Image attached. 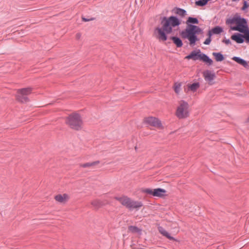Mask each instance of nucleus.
Segmentation results:
<instances>
[{
	"instance_id": "obj_15",
	"label": "nucleus",
	"mask_w": 249,
	"mask_h": 249,
	"mask_svg": "<svg viewBox=\"0 0 249 249\" xmlns=\"http://www.w3.org/2000/svg\"><path fill=\"white\" fill-rule=\"evenodd\" d=\"M173 11L181 18L184 17L187 14L186 11L180 8L175 7L174 8Z\"/></svg>"
},
{
	"instance_id": "obj_8",
	"label": "nucleus",
	"mask_w": 249,
	"mask_h": 249,
	"mask_svg": "<svg viewBox=\"0 0 249 249\" xmlns=\"http://www.w3.org/2000/svg\"><path fill=\"white\" fill-rule=\"evenodd\" d=\"M142 192L154 196L161 197L164 196V194L166 192V191L164 189L162 188H157L154 189L146 188L144 189Z\"/></svg>"
},
{
	"instance_id": "obj_19",
	"label": "nucleus",
	"mask_w": 249,
	"mask_h": 249,
	"mask_svg": "<svg viewBox=\"0 0 249 249\" xmlns=\"http://www.w3.org/2000/svg\"><path fill=\"white\" fill-rule=\"evenodd\" d=\"M187 27V28H188L189 25L190 24H197L199 23V21L198 19L196 18H193L191 17H189L186 22Z\"/></svg>"
},
{
	"instance_id": "obj_25",
	"label": "nucleus",
	"mask_w": 249,
	"mask_h": 249,
	"mask_svg": "<svg viewBox=\"0 0 249 249\" xmlns=\"http://www.w3.org/2000/svg\"><path fill=\"white\" fill-rule=\"evenodd\" d=\"M213 34H219L223 32V28L220 26H216L212 29Z\"/></svg>"
},
{
	"instance_id": "obj_2",
	"label": "nucleus",
	"mask_w": 249,
	"mask_h": 249,
	"mask_svg": "<svg viewBox=\"0 0 249 249\" xmlns=\"http://www.w3.org/2000/svg\"><path fill=\"white\" fill-rule=\"evenodd\" d=\"M161 27H157L154 30L156 37L160 41H165L167 39V34H171L173 28L178 26L181 22L176 16L163 17L160 18Z\"/></svg>"
},
{
	"instance_id": "obj_13",
	"label": "nucleus",
	"mask_w": 249,
	"mask_h": 249,
	"mask_svg": "<svg viewBox=\"0 0 249 249\" xmlns=\"http://www.w3.org/2000/svg\"><path fill=\"white\" fill-rule=\"evenodd\" d=\"M54 198L56 201L60 203H65L68 199L69 196L66 194L62 195H57L55 196Z\"/></svg>"
},
{
	"instance_id": "obj_10",
	"label": "nucleus",
	"mask_w": 249,
	"mask_h": 249,
	"mask_svg": "<svg viewBox=\"0 0 249 249\" xmlns=\"http://www.w3.org/2000/svg\"><path fill=\"white\" fill-rule=\"evenodd\" d=\"M184 31L196 35L203 33L200 27L193 24L189 25L188 28H186Z\"/></svg>"
},
{
	"instance_id": "obj_26",
	"label": "nucleus",
	"mask_w": 249,
	"mask_h": 249,
	"mask_svg": "<svg viewBox=\"0 0 249 249\" xmlns=\"http://www.w3.org/2000/svg\"><path fill=\"white\" fill-rule=\"evenodd\" d=\"M181 83H176L174 86V90L176 93H178L181 89Z\"/></svg>"
},
{
	"instance_id": "obj_9",
	"label": "nucleus",
	"mask_w": 249,
	"mask_h": 249,
	"mask_svg": "<svg viewBox=\"0 0 249 249\" xmlns=\"http://www.w3.org/2000/svg\"><path fill=\"white\" fill-rule=\"evenodd\" d=\"M144 122L153 126L155 127H160L161 126V123L160 121L157 118L153 117H149L145 118Z\"/></svg>"
},
{
	"instance_id": "obj_30",
	"label": "nucleus",
	"mask_w": 249,
	"mask_h": 249,
	"mask_svg": "<svg viewBox=\"0 0 249 249\" xmlns=\"http://www.w3.org/2000/svg\"><path fill=\"white\" fill-rule=\"evenodd\" d=\"M213 34V31L212 30H210L209 31L208 33V37L211 38Z\"/></svg>"
},
{
	"instance_id": "obj_5",
	"label": "nucleus",
	"mask_w": 249,
	"mask_h": 249,
	"mask_svg": "<svg viewBox=\"0 0 249 249\" xmlns=\"http://www.w3.org/2000/svg\"><path fill=\"white\" fill-rule=\"evenodd\" d=\"M176 115L179 119L186 118L189 116V105L186 102L183 100L180 102Z\"/></svg>"
},
{
	"instance_id": "obj_18",
	"label": "nucleus",
	"mask_w": 249,
	"mask_h": 249,
	"mask_svg": "<svg viewBox=\"0 0 249 249\" xmlns=\"http://www.w3.org/2000/svg\"><path fill=\"white\" fill-rule=\"evenodd\" d=\"M159 232L163 236L167 237L168 239L170 240L174 239V237H172L170 234L162 227H159L158 228Z\"/></svg>"
},
{
	"instance_id": "obj_28",
	"label": "nucleus",
	"mask_w": 249,
	"mask_h": 249,
	"mask_svg": "<svg viewBox=\"0 0 249 249\" xmlns=\"http://www.w3.org/2000/svg\"><path fill=\"white\" fill-rule=\"evenodd\" d=\"M211 38L210 37H208L205 40V41L204 42V44L205 45H209L211 42Z\"/></svg>"
},
{
	"instance_id": "obj_31",
	"label": "nucleus",
	"mask_w": 249,
	"mask_h": 249,
	"mask_svg": "<svg viewBox=\"0 0 249 249\" xmlns=\"http://www.w3.org/2000/svg\"><path fill=\"white\" fill-rule=\"evenodd\" d=\"M93 19H94L93 18H91L90 19H89V18H82V20H83V21H89L92 20H93Z\"/></svg>"
},
{
	"instance_id": "obj_21",
	"label": "nucleus",
	"mask_w": 249,
	"mask_h": 249,
	"mask_svg": "<svg viewBox=\"0 0 249 249\" xmlns=\"http://www.w3.org/2000/svg\"><path fill=\"white\" fill-rule=\"evenodd\" d=\"M100 163L99 160H97L95 161L91 162H87L86 163L80 164V166L83 168H87L89 167H91L92 166L96 165Z\"/></svg>"
},
{
	"instance_id": "obj_17",
	"label": "nucleus",
	"mask_w": 249,
	"mask_h": 249,
	"mask_svg": "<svg viewBox=\"0 0 249 249\" xmlns=\"http://www.w3.org/2000/svg\"><path fill=\"white\" fill-rule=\"evenodd\" d=\"M200 60L206 63L209 66L212 65L213 63L212 59L205 53H202Z\"/></svg>"
},
{
	"instance_id": "obj_14",
	"label": "nucleus",
	"mask_w": 249,
	"mask_h": 249,
	"mask_svg": "<svg viewBox=\"0 0 249 249\" xmlns=\"http://www.w3.org/2000/svg\"><path fill=\"white\" fill-rule=\"evenodd\" d=\"M232 60L236 62L237 63L242 65L245 68H248L249 67L247 61L239 57L234 56L232 58Z\"/></svg>"
},
{
	"instance_id": "obj_4",
	"label": "nucleus",
	"mask_w": 249,
	"mask_h": 249,
	"mask_svg": "<svg viewBox=\"0 0 249 249\" xmlns=\"http://www.w3.org/2000/svg\"><path fill=\"white\" fill-rule=\"evenodd\" d=\"M67 124L73 129L79 130L81 129L82 120L77 113H73L70 115L67 119Z\"/></svg>"
},
{
	"instance_id": "obj_32",
	"label": "nucleus",
	"mask_w": 249,
	"mask_h": 249,
	"mask_svg": "<svg viewBox=\"0 0 249 249\" xmlns=\"http://www.w3.org/2000/svg\"><path fill=\"white\" fill-rule=\"evenodd\" d=\"M80 37H81V35H80V34L78 33V34H76V38H77V39H79Z\"/></svg>"
},
{
	"instance_id": "obj_27",
	"label": "nucleus",
	"mask_w": 249,
	"mask_h": 249,
	"mask_svg": "<svg viewBox=\"0 0 249 249\" xmlns=\"http://www.w3.org/2000/svg\"><path fill=\"white\" fill-rule=\"evenodd\" d=\"M249 6V4L248 3V2L246 0H244V2H243V6L242 7V10L243 11H244V10H245L246 9L248 8Z\"/></svg>"
},
{
	"instance_id": "obj_16",
	"label": "nucleus",
	"mask_w": 249,
	"mask_h": 249,
	"mask_svg": "<svg viewBox=\"0 0 249 249\" xmlns=\"http://www.w3.org/2000/svg\"><path fill=\"white\" fill-rule=\"evenodd\" d=\"M170 39L176 44L177 47L180 48L182 46L183 43L181 39L177 36H171Z\"/></svg>"
},
{
	"instance_id": "obj_29",
	"label": "nucleus",
	"mask_w": 249,
	"mask_h": 249,
	"mask_svg": "<svg viewBox=\"0 0 249 249\" xmlns=\"http://www.w3.org/2000/svg\"><path fill=\"white\" fill-rule=\"evenodd\" d=\"M222 42L225 43L226 45H229L231 44V41L229 39H223Z\"/></svg>"
},
{
	"instance_id": "obj_34",
	"label": "nucleus",
	"mask_w": 249,
	"mask_h": 249,
	"mask_svg": "<svg viewBox=\"0 0 249 249\" xmlns=\"http://www.w3.org/2000/svg\"><path fill=\"white\" fill-rule=\"evenodd\" d=\"M248 122H249V117L248 119Z\"/></svg>"
},
{
	"instance_id": "obj_12",
	"label": "nucleus",
	"mask_w": 249,
	"mask_h": 249,
	"mask_svg": "<svg viewBox=\"0 0 249 249\" xmlns=\"http://www.w3.org/2000/svg\"><path fill=\"white\" fill-rule=\"evenodd\" d=\"M203 74L205 80L208 82H211L215 77V73L209 70L204 71Z\"/></svg>"
},
{
	"instance_id": "obj_20",
	"label": "nucleus",
	"mask_w": 249,
	"mask_h": 249,
	"mask_svg": "<svg viewBox=\"0 0 249 249\" xmlns=\"http://www.w3.org/2000/svg\"><path fill=\"white\" fill-rule=\"evenodd\" d=\"M213 55L215 57L216 61H222L224 59L223 55L220 53H213Z\"/></svg>"
},
{
	"instance_id": "obj_6",
	"label": "nucleus",
	"mask_w": 249,
	"mask_h": 249,
	"mask_svg": "<svg viewBox=\"0 0 249 249\" xmlns=\"http://www.w3.org/2000/svg\"><path fill=\"white\" fill-rule=\"evenodd\" d=\"M32 88H26L18 89L17 92V98L20 102L26 103L29 101L28 95L32 92Z\"/></svg>"
},
{
	"instance_id": "obj_3",
	"label": "nucleus",
	"mask_w": 249,
	"mask_h": 249,
	"mask_svg": "<svg viewBox=\"0 0 249 249\" xmlns=\"http://www.w3.org/2000/svg\"><path fill=\"white\" fill-rule=\"evenodd\" d=\"M115 199L119 201L123 205L130 210L139 209L143 206L142 202L133 200L126 196L115 197Z\"/></svg>"
},
{
	"instance_id": "obj_24",
	"label": "nucleus",
	"mask_w": 249,
	"mask_h": 249,
	"mask_svg": "<svg viewBox=\"0 0 249 249\" xmlns=\"http://www.w3.org/2000/svg\"><path fill=\"white\" fill-rule=\"evenodd\" d=\"M128 230L129 231L133 233H139L141 232V230L139 229L136 226H130L128 227Z\"/></svg>"
},
{
	"instance_id": "obj_33",
	"label": "nucleus",
	"mask_w": 249,
	"mask_h": 249,
	"mask_svg": "<svg viewBox=\"0 0 249 249\" xmlns=\"http://www.w3.org/2000/svg\"><path fill=\"white\" fill-rule=\"evenodd\" d=\"M232 1H239L240 0H231Z\"/></svg>"
},
{
	"instance_id": "obj_22",
	"label": "nucleus",
	"mask_w": 249,
	"mask_h": 249,
	"mask_svg": "<svg viewBox=\"0 0 249 249\" xmlns=\"http://www.w3.org/2000/svg\"><path fill=\"white\" fill-rule=\"evenodd\" d=\"M103 204V203L98 199L94 200L91 202V205L96 209L100 208Z\"/></svg>"
},
{
	"instance_id": "obj_11",
	"label": "nucleus",
	"mask_w": 249,
	"mask_h": 249,
	"mask_svg": "<svg viewBox=\"0 0 249 249\" xmlns=\"http://www.w3.org/2000/svg\"><path fill=\"white\" fill-rule=\"evenodd\" d=\"M200 53V50H198V52L193 51L189 55L185 57V58L188 59H192L194 60H196L198 59H200L202 53Z\"/></svg>"
},
{
	"instance_id": "obj_7",
	"label": "nucleus",
	"mask_w": 249,
	"mask_h": 249,
	"mask_svg": "<svg viewBox=\"0 0 249 249\" xmlns=\"http://www.w3.org/2000/svg\"><path fill=\"white\" fill-rule=\"evenodd\" d=\"M181 35L183 38L188 39L190 45L191 46H194L196 42L199 40L196 35L186 32L184 30L181 32Z\"/></svg>"
},
{
	"instance_id": "obj_1",
	"label": "nucleus",
	"mask_w": 249,
	"mask_h": 249,
	"mask_svg": "<svg viewBox=\"0 0 249 249\" xmlns=\"http://www.w3.org/2000/svg\"><path fill=\"white\" fill-rule=\"evenodd\" d=\"M226 23L228 25L237 24L236 26H231L230 29L244 34L235 33L231 36L233 40L239 44L243 43L245 40L246 43H249V28L246 19L235 15L233 17L226 19Z\"/></svg>"
},
{
	"instance_id": "obj_23",
	"label": "nucleus",
	"mask_w": 249,
	"mask_h": 249,
	"mask_svg": "<svg viewBox=\"0 0 249 249\" xmlns=\"http://www.w3.org/2000/svg\"><path fill=\"white\" fill-rule=\"evenodd\" d=\"M199 87L198 82L194 83L189 86V89L193 91H195Z\"/></svg>"
}]
</instances>
